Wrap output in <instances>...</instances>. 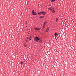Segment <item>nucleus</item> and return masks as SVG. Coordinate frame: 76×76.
Wrapping results in <instances>:
<instances>
[{"instance_id":"f257e3e1","label":"nucleus","mask_w":76,"mask_h":76,"mask_svg":"<svg viewBox=\"0 0 76 76\" xmlns=\"http://www.w3.org/2000/svg\"><path fill=\"white\" fill-rule=\"evenodd\" d=\"M48 9L50 10V11H51L52 13H55V9L54 8H49Z\"/></svg>"},{"instance_id":"f03ea898","label":"nucleus","mask_w":76,"mask_h":76,"mask_svg":"<svg viewBox=\"0 0 76 76\" xmlns=\"http://www.w3.org/2000/svg\"><path fill=\"white\" fill-rule=\"evenodd\" d=\"M34 39L36 42H38L39 40H40V39L38 37H36L34 38Z\"/></svg>"},{"instance_id":"7ed1b4c3","label":"nucleus","mask_w":76,"mask_h":76,"mask_svg":"<svg viewBox=\"0 0 76 76\" xmlns=\"http://www.w3.org/2000/svg\"><path fill=\"white\" fill-rule=\"evenodd\" d=\"M34 29H35V31H39L41 29V28H34Z\"/></svg>"},{"instance_id":"20e7f679","label":"nucleus","mask_w":76,"mask_h":76,"mask_svg":"<svg viewBox=\"0 0 76 76\" xmlns=\"http://www.w3.org/2000/svg\"><path fill=\"white\" fill-rule=\"evenodd\" d=\"M32 14L33 15H36L37 14V13L36 12H34V10H32Z\"/></svg>"},{"instance_id":"39448f33","label":"nucleus","mask_w":76,"mask_h":76,"mask_svg":"<svg viewBox=\"0 0 76 76\" xmlns=\"http://www.w3.org/2000/svg\"><path fill=\"white\" fill-rule=\"evenodd\" d=\"M49 31V28H48L47 29H46L45 31V32H48Z\"/></svg>"},{"instance_id":"423d86ee","label":"nucleus","mask_w":76,"mask_h":76,"mask_svg":"<svg viewBox=\"0 0 76 76\" xmlns=\"http://www.w3.org/2000/svg\"><path fill=\"white\" fill-rule=\"evenodd\" d=\"M42 15H45V14L46 13H45V12L44 11H42Z\"/></svg>"},{"instance_id":"0eeeda50","label":"nucleus","mask_w":76,"mask_h":76,"mask_svg":"<svg viewBox=\"0 0 76 76\" xmlns=\"http://www.w3.org/2000/svg\"><path fill=\"white\" fill-rule=\"evenodd\" d=\"M39 42H40V43H42V40H41V39H40V40H39Z\"/></svg>"},{"instance_id":"6e6552de","label":"nucleus","mask_w":76,"mask_h":76,"mask_svg":"<svg viewBox=\"0 0 76 76\" xmlns=\"http://www.w3.org/2000/svg\"><path fill=\"white\" fill-rule=\"evenodd\" d=\"M51 2H55L56 0H51Z\"/></svg>"},{"instance_id":"1a4fd4ad","label":"nucleus","mask_w":76,"mask_h":76,"mask_svg":"<svg viewBox=\"0 0 76 76\" xmlns=\"http://www.w3.org/2000/svg\"><path fill=\"white\" fill-rule=\"evenodd\" d=\"M44 16H40L39 17V18L40 19H42V18H44Z\"/></svg>"},{"instance_id":"9d476101","label":"nucleus","mask_w":76,"mask_h":76,"mask_svg":"<svg viewBox=\"0 0 76 76\" xmlns=\"http://www.w3.org/2000/svg\"><path fill=\"white\" fill-rule=\"evenodd\" d=\"M38 15H41V14H42V12H38Z\"/></svg>"},{"instance_id":"9b49d317","label":"nucleus","mask_w":76,"mask_h":76,"mask_svg":"<svg viewBox=\"0 0 76 76\" xmlns=\"http://www.w3.org/2000/svg\"><path fill=\"white\" fill-rule=\"evenodd\" d=\"M46 23H47V21H45L43 24V25H45V24H46Z\"/></svg>"},{"instance_id":"f8f14e48","label":"nucleus","mask_w":76,"mask_h":76,"mask_svg":"<svg viewBox=\"0 0 76 76\" xmlns=\"http://www.w3.org/2000/svg\"><path fill=\"white\" fill-rule=\"evenodd\" d=\"M57 33H55V36H57Z\"/></svg>"},{"instance_id":"ddd939ff","label":"nucleus","mask_w":76,"mask_h":76,"mask_svg":"<svg viewBox=\"0 0 76 76\" xmlns=\"http://www.w3.org/2000/svg\"><path fill=\"white\" fill-rule=\"evenodd\" d=\"M58 20V18H56V21L57 22Z\"/></svg>"},{"instance_id":"4468645a","label":"nucleus","mask_w":76,"mask_h":76,"mask_svg":"<svg viewBox=\"0 0 76 76\" xmlns=\"http://www.w3.org/2000/svg\"><path fill=\"white\" fill-rule=\"evenodd\" d=\"M26 38L27 39H29V38L28 37H26Z\"/></svg>"},{"instance_id":"2eb2a0df","label":"nucleus","mask_w":76,"mask_h":76,"mask_svg":"<svg viewBox=\"0 0 76 76\" xmlns=\"http://www.w3.org/2000/svg\"><path fill=\"white\" fill-rule=\"evenodd\" d=\"M24 46L25 47H26V44H24Z\"/></svg>"},{"instance_id":"dca6fc26","label":"nucleus","mask_w":76,"mask_h":76,"mask_svg":"<svg viewBox=\"0 0 76 76\" xmlns=\"http://www.w3.org/2000/svg\"><path fill=\"white\" fill-rule=\"evenodd\" d=\"M31 36H30V37H29V40H31Z\"/></svg>"},{"instance_id":"f3484780","label":"nucleus","mask_w":76,"mask_h":76,"mask_svg":"<svg viewBox=\"0 0 76 76\" xmlns=\"http://www.w3.org/2000/svg\"><path fill=\"white\" fill-rule=\"evenodd\" d=\"M25 41L26 42H28V40H27L26 39H25Z\"/></svg>"},{"instance_id":"a211bd4d","label":"nucleus","mask_w":76,"mask_h":76,"mask_svg":"<svg viewBox=\"0 0 76 76\" xmlns=\"http://www.w3.org/2000/svg\"><path fill=\"white\" fill-rule=\"evenodd\" d=\"M26 24H27V23H28V22L26 21Z\"/></svg>"},{"instance_id":"6ab92c4d","label":"nucleus","mask_w":76,"mask_h":76,"mask_svg":"<svg viewBox=\"0 0 76 76\" xmlns=\"http://www.w3.org/2000/svg\"><path fill=\"white\" fill-rule=\"evenodd\" d=\"M45 25H44L43 24V28H44V27H45Z\"/></svg>"},{"instance_id":"aec40b11","label":"nucleus","mask_w":76,"mask_h":76,"mask_svg":"<svg viewBox=\"0 0 76 76\" xmlns=\"http://www.w3.org/2000/svg\"><path fill=\"white\" fill-rule=\"evenodd\" d=\"M21 64H23V62H21Z\"/></svg>"},{"instance_id":"412c9836","label":"nucleus","mask_w":76,"mask_h":76,"mask_svg":"<svg viewBox=\"0 0 76 76\" xmlns=\"http://www.w3.org/2000/svg\"><path fill=\"white\" fill-rule=\"evenodd\" d=\"M25 44H26V43H25Z\"/></svg>"}]
</instances>
